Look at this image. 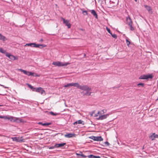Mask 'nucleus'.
I'll list each match as a JSON object with an SVG mask.
<instances>
[{
    "mask_svg": "<svg viewBox=\"0 0 158 158\" xmlns=\"http://www.w3.org/2000/svg\"><path fill=\"white\" fill-rule=\"evenodd\" d=\"M107 112V110L103 109L98 111L97 113L95 114L94 116L96 117L98 116L97 118L99 120H103L106 119L109 115V114H105Z\"/></svg>",
    "mask_w": 158,
    "mask_h": 158,
    "instance_id": "1",
    "label": "nucleus"
},
{
    "mask_svg": "<svg viewBox=\"0 0 158 158\" xmlns=\"http://www.w3.org/2000/svg\"><path fill=\"white\" fill-rule=\"evenodd\" d=\"M73 86L77 87V88L81 89L88 90L89 88L86 86H82L79 85L77 83H69L64 86V87Z\"/></svg>",
    "mask_w": 158,
    "mask_h": 158,
    "instance_id": "2",
    "label": "nucleus"
},
{
    "mask_svg": "<svg viewBox=\"0 0 158 158\" xmlns=\"http://www.w3.org/2000/svg\"><path fill=\"white\" fill-rule=\"evenodd\" d=\"M18 70L19 71H20V72H23L24 74H25L26 75H28V76H37V74L36 73H32L31 72L27 71L26 70H23L22 69H18Z\"/></svg>",
    "mask_w": 158,
    "mask_h": 158,
    "instance_id": "3",
    "label": "nucleus"
},
{
    "mask_svg": "<svg viewBox=\"0 0 158 158\" xmlns=\"http://www.w3.org/2000/svg\"><path fill=\"white\" fill-rule=\"evenodd\" d=\"M70 64V63H64L63 62H61L60 61L53 62L52 63V64L55 65V66H58L59 67L66 66Z\"/></svg>",
    "mask_w": 158,
    "mask_h": 158,
    "instance_id": "4",
    "label": "nucleus"
},
{
    "mask_svg": "<svg viewBox=\"0 0 158 158\" xmlns=\"http://www.w3.org/2000/svg\"><path fill=\"white\" fill-rule=\"evenodd\" d=\"M153 77L152 74L147 75H143L141 76L139 78L140 79H152Z\"/></svg>",
    "mask_w": 158,
    "mask_h": 158,
    "instance_id": "5",
    "label": "nucleus"
},
{
    "mask_svg": "<svg viewBox=\"0 0 158 158\" xmlns=\"http://www.w3.org/2000/svg\"><path fill=\"white\" fill-rule=\"evenodd\" d=\"M6 56L9 58L10 59L13 60H17L18 59L17 56H14L8 53H6Z\"/></svg>",
    "mask_w": 158,
    "mask_h": 158,
    "instance_id": "6",
    "label": "nucleus"
},
{
    "mask_svg": "<svg viewBox=\"0 0 158 158\" xmlns=\"http://www.w3.org/2000/svg\"><path fill=\"white\" fill-rule=\"evenodd\" d=\"M89 138L96 141H102L103 140V139L101 136H92L89 137Z\"/></svg>",
    "mask_w": 158,
    "mask_h": 158,
    "instance_id": "7",
    "label": "nucleus"
},
{
    "mask_svg": "<svg viewBox=\"0 0 158 158\" xmlns=\"http://www.w3.org/2000/svg\"><path fill=\"white\" fill-rule=\"evenodd\" d=\"M42 44H38L35 43H31L29 44H26L24 46H30L31 47H33L34 48H39L40 46H43Z\"/></svg>",
    "mask_w": 158,
    "mask_h": 158,
    "instance_id": "8",
    "label": "nucleus"
},
{
    "mask_svg": "<svg viewBox=\"0 0 158 158\" xmlns=\"http://www.w3.org/2000/svg\"><path fill=\"white\" fill-rule=\"evenodd\" d=\"M35 90H33V91H35L37 92L40 93L41 94H43L44 93L45 94V91L41 87H40L37 88H35Z\"/></svg>",
    "mask_w": 158,
    "mask_h": 158,
    "instance_id": "9",
    "label": "nucleus"
},
{
    "mask_svg": "<svg viewBox=\"0 0 158 158\" xmlns=\"http://www.w3.org/2000/svg\"><path fill=\"white\" fill-rule=\"evenodd\" d=\"M62 19L63 23L67 26L68 28H70L71 27V24L69 22V21L68 20H65L64 18H62Z\"/></svg>",
    "mask_w": 158,
    "mask_h": 158,
    "instance_id": "10",
    "label": "nucleus"
},
{
    "mask_svg": "<svg viewBox=\"0 0 158 158\" xmlns=\"http://www.w3.org/2000/svg\"><path fill=\"white\" fill-rule=\"evenodd\" d=\"M82 86H86L88 88H89L88 90H85V89H81L82 90H84L86 91V92L85 93L84 95H87L88 96H90L91 95V92H90L89 91L91 90V89L87 85H83Z\"/></svg>",
    "mask_w": 158,
    "mask_h": 158,
    "instance_id": "11",
    "label": "nucleus"
},
{
    "mask_svg": "<svg viewBox=\"0 0 158 158\" xmlns=\"http://www.w3.org/2000/svg\"><path fill=\"white\" fill-rule=\"evenodd\" d=\"M158 138V135L156 134L155 133H152L149 136V138L151 139L152 140H154L155 138Z\"/></svg>",
    "mask_w": 158,
    "mask_h": 158,
    "instance_id": "12",
    "label": "nucleus"
},
{
    "mask_svg": "<svg viewBox=\"0 0 158 158\" xmlns=\"http://www.w3.org/2000/svg\"><path fill=\"white\" fill-rule=\"evenodd\" d=\"M127 23L129 26H131L132 25V22L131 18L128 16L127 18Z\"/></svg>",
    "mask_w": 158,
    "mask_h": 158,
    "instance_id": "13",
    "label": "nucleus"
},
{
    "mask_svg": "<svg viewBox=\"0 0 158 158\" xmlns=\"http://www.w3.org/2000/svg\"><path fill=\"white\" fill-rule=\"evenodd\" d=\"M75 135L74 134L68 133L64 135V137L66 138H70L73 137H75Z\"/></svg>",
    "mask_w": 158,
    "mask_h": 158,
    "instance_id": "14",
    "label": "nucleus"
},
{
    "mask_svg": "<svg viewBox=\"0 0 158 158\" xmlns=\"http://www.w3.org/2000/svg\"><path fill=\"white\" fill-rule=\"evenodd\" d=\"M144 6L149 13L151 14L152 13V9L151 7L147 5H144Z\"/></svg>",
    "mask_w": 158,
    "mask_h": 158,
    "instance_id": "15",
    "label": "nucleus"
},
{
    "mask_svg": "<svg viewBox=\"0 0 158 158\" xmlns=\"http://www.w3.org/2000/svg\"><path fill=\"white\" fill-rule=\"evenodd\" d=\"M15 122H16L17 123L22 122L23 121V120L20 118H18L15 117Z\"/></svg>",
    "mask_w": 158,
    "mask_h": 158,
    "instance_id": "16",
    "label": "nucleus"
},
{
    "mask_svg": "<svg viewBox=\"0 0 158 158\" xmlns=\"http://www.w3.org/2000/svg\"><path fill=\"white\" fill-rule=\"evenodd\" d=\"M91 13L93 15L95 16V18H96V19H97L98 18V15L96 12L94 10H91Z\"/></svg>",
    "mask_w": 158,
    "mask_h": 158,
    "instance_id": "17",
    "label": "nucleus"
},
{
    "mask_svg": "<svg viewBox=\"0 0 158 158\" xmlns=\"http://www.w3.org/2000/svg\"><path fill=\"white\" fill-rule=\"evenodd\" d=\"M66 143H62L59 144H56L55 145V147L56 148L61 147L64 146L65 145Z\"/></svg>",
    "mask_w": 158,
    "mask_h": 158,
    "instance_id": "18",
    "label": "nucleus"
},
{
    "mask_svg": "<svg viewBox=\"0 0 158 158\" xmlns=\"http://www.w3.org/2000/svg\"><path fill=\"white\" fill-rule=\"evenodd\" d=\"M11 139L14 141H15L17 142H20L21 141V140L20 139L19 137H12Z\"/></svg>",
    "mask_w": 158,
    "mask_h": 158,
    "instance_id": "19",
    "label": "nucleus"
},
{
    "mask_svg": "<svg viewBox=\"0 0 158 158\" xmlns=\"http://www.w3.org/2000/svg\"><path fill=\"white\" fill-rule=\"evenodd\" d=\"M0 40H2L3 41H4L6 40L7 39L5 36L2 35L1 34H0Z\"/></svg>",
    "mask_w": 158,
    "mask_h": 158,
    "instance_id": "20",
    "label": "nucleus"
},
{
    "mask_svg": "<svg viewBox=\"0 0 158 158\" xmlns=\"http://www.w3.org/2000/svg\"><path fill=\"white\" fill-rule=\"evenodd\" d=\"M83 122H84L82 120H78V121L74 122L73 123V124L74 125H75L77 123L79 124H82V123Z\"/></svg>",
    "mask_w": 158,
    "mask_h": 158,
    "instance_id": "21",
    "label": "nucleus"
},
{
    "mask_svg": "<svg viewBox=\"0 0 158 158\" xmlns=\"http://www.w3.org/2000/svg\"><path fill=\"white\" fill-rule=\"evenodd\" d=\"M0 52L2 53L5 54H6V53H7L6 52V51L3 50L2 48H0Z\"/></svg>",
    "mask_w": 158,
    "mask_h": 158,
    "instance_id": "22",
    "label": "nucleus"
},
{
    "mask_svg": "<svg viewBox=\"0 0 158 158\" xmlns=\"http://www.w3.org/2000/svg\"><path fill=\"white\" fill-rule=\"evenodd\" d=\"M88 157L89 158H100L99 156H94L93 155H89L88 156Z\"/></svg>",
    "mask_w": 158,
    "mask_h": 158,
    "instance_id": "23",
    "label": "nucleus"
},
{
    "mask_svg": "<svg viewBox=\"0 0 158 158\" xmlns=\"http://www.w3.org/2000/svg\"><path fill=\"white\" fill-rule=\"evenodd\" d=\"M15 117L10 116V120L11 122H15Z\"/></svg>",
    "mask_w": 158,
    "mask_h": 158,
    "instance_id": "24",
    "label": "nucleus"
},
{
    "mask_svg": "<svg viewBox=\"0 0 158 158\" xmlns=\"http://www.w3.org/2000/svg\"><path fill=\"white\" fill-rule=\"evenodd\" d=\"M51 124V123H46L42 124V125L43 126H47L50 125Z\"/></svg>",
    "mask_w": 158,
    "mask_h": 158,
    "instance_id": "25",
    "label": "nucleus"
},
{
    "mask_svg": "<svg viewBox=\"0 0 158 158\" xmlns=\"http://www.w3.org/2000/svg\"><path fill=\"white\" fill-rule=\"evenodd\" d=\"M126 43L127 44V45L128 46H129V44H130V41H129L128 39V38L127 37L126 39Z\"/></svg>",
    "mask_w": 158,
    "mask_h": 158,
    "instance_id": "26",
    "label": "nucleus"
},
{
    "mask_svg": "<svg viewBox=\"0 0 158 158\" xmlns=\"http://www.w3.org/2000/svg\"><path fill=\"white\" fill-rule=\"evenodd\" d=\"M27 85L31 89H32V90H35V89H35V88H34L31 85H30V84H27Z\"/></svg>",
    "mask_w": 158,
    "mask_h": 158,
    "instance_id": "27",
    "label": "nucleus"
},
{
    "mask_svg": "<svg viewBox=\"0 0 158 158\" xmlns=\"http://www.w3.org/2000/svg\"><path fill=\"white\" fill-rule=\"evenodd\" d=\"M110 35H111V36H112V37L114 38H115V39H116L117 38V35L115 34H113L112 33L110 34Z\"/></svg>",
    "mask_w": 158,
    "mask_h": 158,
    "instance_id": "28",
    "label": "nucleus"
},
{
    "mask_svg": "<svg viewBox=\"0 0 158 158\" xmlns=\"http://www.w3.org/2000/svg\"><path fill=\"white\" fill-rule=\"evenodd\" d=\"M138 86L141 85L142 87H143L144 86V84L143 83H139L137 84Z\"/></svg>",
    "mask_w": 158,
    "mask_h": 158,
    "instance_id": "29",
    "label": "nucleus"
},
{
    "mask_svg": "<svg viewBox=\"0 0 158 158\" xmlns=\"http://www.w3.org/2000/svg\"><path fill=\"white\" fill-rule=\"evenodd\" d=\"M106 30H107V31L108 32V33H110V34H111V32L110 30V29H109L107 27H106Z\"/></svg>",
    "mask_w": 158,
    "mask_h": 158,
    "instance_id": "30",
    "label": "nucleus"
},
{
    "mask_svg": "<svg viewBox=\"0 0 158 158\" xmlns=\"http://www.w3.org/2000/svg\"><path fill=\"white\" fill-rule=\"evenodd\" d=\"M130 28V30L131 31H133L134 30V28L132 26V25H131V26H129Z\"/></svg>",
    "mask_w": 158,
    "mask_h": 158,
    "instance_id": "31",
    "label": "nucleus"
},
{
    "mask_svg": "<svg viewBox=\"0 0 158 158\" xmlns=\"http://www.w3.org/2000/svg\"><path fill=\"white\" fill-rule=\"evenodd\" d=\"M10 116H5V119H7L10 120Z\"/></svg>",
    "mask_w": 158,
    "mask_h": 158,
    "instance_id": "32",
    "label": "nucleus"
},
{
    "mask_svg": "<svg viewBox=\"0 0 158 158\" xmlns=\"http://www.w3.org/2000/svg\"><path fill=\"white\" fill-rule=\"evenodd\" d=\"M0 118H3L5 119V116H2L0 115Z\"/></svg>",
    "mask_w": 158,
    "mask_h": 158,
    "instance_id": "33",
    "label": "nucleus"
},
{
    "mask_svg": "<svg viewBox=\"0 0 158 158\" xmlns=\"http://www.w3.org/2000/svg\"><path fill=\"white\" fill-rule=\"evenodd\" d=\"M55 147V146H54L51 147L49 148L50 149H53Z\"/></svg>",
    "mask_w": 158,
    "mask_h": 158,
    "instance_id": "34",
    "label": "nucleus"
},
{
    "mask_svg": "<svg viewBox=\"0 0 158 158\" xmlns=\"http://www.w3.org/2000/svg\"><path fill=\"white\" fill-rule=\"evenodd\" d=\"M105 144L109 145V143L108 142H106L105 143Z\"/></svg>",
    "mask_w": 158,
    "mask_h": 158,
    "instance_id": "35",
    "label": "nucleus"
},
{
    "mask_svg": "<svg viewBox=\"0 0 158 158\" xmlns=\"http://www.w3.org/2000/svg\"><path fill=\"white\" fill-rule=\"evenodd\" d=\"M86 13V15H87V13L86 11H83V13Z\"/></svg>",
    "mask_w": 158,
    "mask_h": 158,
    "instance_id": "36",
    "label": "nucleus"
},
{
    "mask_svg": "<svg viewBox=\"0 0 158 158\" xmlns=\"http://www.w3.org/2000/svg\"><path fill=\"white\" fill-rule=\"evenodd\" d=\"M50 113L51 114H52V115H54L55 114H54V113L52 112H50Z\"/></svg>",
    "mask_w": 158,
    "mask_h": 158,
    "instance_id": "37",
    "label": "nucleus"
},
{
    "mask_svg": "<svg viewBox=\"0 0 158 158\" xmlns=\"http://www.w3.org/2000/svg\"><path fill=\"white\" fill-rule=\"evenodd\" d=\"M38 124H39L42 125V124H43V123L42 122H40L38 123Z\"/></svg>",
    "mask_w": 158,
    "mask_h": 158,
    "instance_id": "38",
    "label": "nucleus"
},
{
    "mask_svg": "<svg viewBox=\"0 0 158 158\" xmlns=\"http://www.w3.org/2000/svg\"><path fill=\"white\" fill-rule=\"evenodd\" d=\"M81 156L85 157H86V156H84L83 154H82L81 155Z\"/></svg>",
    "mask_w": 158,
    "mask_h": 158,
    "instance_id": "39",
    "label": "nucleus"
},
{
    "mask_svg": "<svg viewBox=\"0 0 158 158\" xmlns=\"http://www.w3.org/2000/svg\"><path fill=\"white\" fill-rule=\"evenodd\" d=\"M40 41H43V40H42V39H41V40H40Z\"/></svg>",
    "mask_w": 158,
    "mask_h": 158,
    "instance_id": "40",
    "label": "nucleus"
},
{
    "mask_svg": "<svg viewBox=\"0 0 158 158\" xmlns=\"http://www.w3.org/2000/svg\"><path fill=\"white\" fill-rule=\"evenodd\" d=\"M135 2H137V0H134Z\"/></svg>",
    "mask_w": 158,
    "mask_h": 158,
    "instance_id": "41",
    "label": "nucleus"
},
{
    "mask_svg": "<svg viewBox=\"0 0 158 158\" xmlns=\"http://www.w3.org/2000/svg\"><path fill=\"white\" fill-rule=\"evenodd\" d=\"M156 100L158 101V98H157V99Z\"/></svg>",
    "mask_w": 158,
    "mask_h": 158,
    "instance_id": "42",
    "label": "nucleus"
},
{
    "mask_svg": "<svg viewBox=\"0 0 158 158\" xmlns=\"http://www.w3.org/2000/svg\"><path fill=\"white\" fill-rule=\"evenodd\" d=\"M2 106V105H0V106Z\"/></svg>",
    "mask_w": 158,
    "mask_h": 158,
    "instance_id": "43",
    "label": "nucleus"
}]
</instances>
